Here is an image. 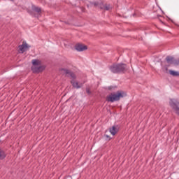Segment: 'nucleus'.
<instances>
[{
    "label": "nucleus",
    "instance_id": "8",
    "mask_svg": "<svg viewBox=\"0 0 179 179\" xmlns=\"http://www.w3.org/2000/svg\"><path fill=\"white\" fill-rule=\"evenodd\" d=\"M33 73H40V72H43L45 69V66H31V68Z\"/></svg>",
    "mask_w": 179,
    "mask_h": 179
},
{
    "label": "nucleus",
    "instance_id": "19",
    "mask_svg": "<svg viewBox=\"0 0 179 179\" xmlns=\"http://www.w3.org/2000/svg\"><path fill=\"white\" fill-rule=\"evenodd\" d=\"M64 179H72V176H66Z\"/></svg>",
    "mask_w": 179,
    "mask_h": 179
},
{
    "label": "nucleus",
    "instance_id": "20",
    "mask_svg": "<svg viewBox=\"0 0 179 179\" xmlns=\"http://www.w3.org/2000/svg\"><path fill=\"white\" fill-rule=\"evenodd\" d=\"M113 89H114V87H113V86H109V87H108V90H113Z\"/></svg>",
    "mask_w": 179,
    "mask_h": 179
},
{
    "label": "nucleus",
    "instance_id": "6",
    "mask_svg": "<svg viewBox=\"0 0 179 179\" xmlns=\"http://www.w3.org/2000/svg\"><path fill=\"white\" fill-rule=\"evenodd\" d=\"M19 50L20 51L21 54H23L24 52H26V51L29 50V48H30V45L27 44L25 41L22 42V45H20L19 46Z\"/></svg>",
    "mask_w": 179,
    "mask_h": 179
},
{
    "label": "nucleus",
    "instance_id": "15",
    "mask_svg": "<svg viewBox=\"0 0 179 179\" xmlns=\"http://www.w3.org/2000/svg\"><path fill=\"white\" fill-rule=\"evenodd\" d=\"M90 5H94V6H99V8H100V6H101V3H99V1H94V2H90Z\"/></svg>",
    "mask_w": 179,
    "mask_h": 179
},
{
    "label": "nucleus",
    "instance_id": "14",
    "mask_svg": "<svg viewBox=\"0 0 179 179\" xmlns=\"http://www.w3.org/2000/svg\"><path fill=\"white\" fill-rule=\"evenodd\" d=\"M100 9H104L105 10H110V5L105 4L103 6L101 4V6H100Z\"/></svg>",
    "mask_w": 179,
    "mask_h": 179
},
{
    "label": "nucleus",
    "instance_id": "16",
    "mask_svg": "<svg viewBox=\"0 0 179 179\" xmlns=\"http://www.w3.org/2000/svg\"><path fill=\"white\" fill-rule=\"evenodd\" d=\"M85 90L88 96H90V94H92V91L90 90V87H86Z\"/></svg>",
    "mask_w": 179,
    "mask_h": 179
},
{
    "label": "nucleus",
    "instance_id": "18",
    "mask_svg": "<svg viewBox=\"0 0 179 179\" xmlns=\"http://www.w3.org/2000/svg\"><path fill=\"white\" fill-rule=\"evenodd\" d=\"M104 138H106V139H108V141H111V137L107 134H104Z\"/></svg>",
    "mask_w": 179,
    "mask_h": 179
},
{
    "label": "nucleus",
    "instance_id": "10",
    "mask_svg": "<svg viewBox=\"0 0 179 179\" xmlns=\"http://www.w3.org/2000/svg\"><path fill=\"white\" fill-rule=\"evenodd\" d=\"M118 131H120V127H118V125H114L109 129V132L111 134V135H113V136L117 135Z\"/></svg>",
    "mask_w": 179,
    "mask_h": 179
},
{
    "label": "nucleus",
    "instance_id": "11",
    "mask_svg": "<svg viewBox=\"0 0 179 179\" xmlns=\"http://www.w3.org/2000/svg\"><path fill=\"white\" fill-rule=\"evenodd\" d=\"M71 83L73 87H74V89H80V87H82V86H83V84L79 85V83L75 81L74 80H72L71 81Z\"/></svg>",
    "mask_w": 179,
    "mask_h": 179
},
{
    "label": "nucleus",
    "instance_id": "5",
    "mask_svg": "<svg viewBox=\"0 0 179 179\" xmlns=\"http://www.w3.org/2000/svg\"><path fill=\"white\" fill-rule=\"evenodd\" d=\"M166 61L167 64H170V65H175V66H179V59H175L171 56H167L166 57Z\"/></svg>",
    "mask_w": 179,
    "mask_h": 179
},
{
    "label": "nucleus",
    "instance_id": "2",
    "mask_svg": "<svg viewBox=\"0 0 179 179\" xmlns=\"http://www.w3.org/2000/svg\"><path fill=\"white\" fill-rule=\"evenodd\" d=\"M127 94L124 92L122 90H119L116 92L110 93L109 95L106 96V101L110 103H114V101H120L121 99L125 97Z\"/></svg>",
    "mask_w": 179,
    "mask_h": 179
},
{
    "label": "nucleus",
    "instance_id": "7",
    "mask_svg": "<svg viewBox=\"0 0 179 179\" xmlns=\"http://www.w3.org/2000/svg\"><path fill=\"white\" fill-rule=\"evenodd\" d=\"M74 48L76 50V51H78V52H82L87 50V45L83 43H77L75 45Z\"/></svg>",
    "mask_w": 179,
    "mask_h": 179
},
{
    "label": "nucleus",
    "instance_id": "21",
    "mask_svg": "<svg viewBox=\"0 0 179 179\" xmlns=\"http://www.w3.org/2000/svg\"><path fill=\"white\" fill-rule=\"evenodd\" d=\"M64 23H66V24H69V23H68L67 22H64Z\"/></svg>",
    "mask_w": 179,
    "mask_h": 179
},
{
    "label": "nucleus",
    "instance_id": "12",
    "mask_svg": "<svg viewBox=\"0 0 179 179\" xmlns=\"http://www.w3.org/2000/svg\"><path fill=\"white\" fill-rule=\"evenodd\" d=\"M6 157V152L0 148V160H3Z\"/></svg>",
    "mask_w": 179,
    "mask_h": 179
},
{
    "label": "nucleus",
    "instance_id": "4",
    "mask_svg": "<svg viewBox=\"0 0 179 179\" xmlns=\"http://www.w3.org/2000/svg\"><path fill=\"white\" fill-rule=\"evenodd\" d=\"M169 106L174 113L179 117V101L178 99H170Z\"/></svg>",
    "mask_w": 179,
    "mask_h": 179
},
{
    "label": "nucleus",
    "instance_id": "3",
    "mask_svg": "<svg viewBox=\"0 0 179 179\" xmlns=\"http://www.w3.org/2000/svg\"><path fill=\"white\" fill-rule=\"evenodd\" d=\"M27 13L33 16L34 17H38L41 15V8L32 4L31 5V10H27Z\"/></svg>",
    "mask_w": 179,
    "mask_h": 179
},
{
    "label": "nucleus",
    "instance_id": "17",
    "mask_svg": "<svg viewBox=\"0 0 179 179\" xmlns=\"http://www.w3.org/2000/svg\"><path fill=\"white\" fill-rule=\"evenodd\" d=\"M163 72H165V73H167L169 72V66H164Z\"/></svg>",
    "mask_w": 179,
    "mask_h": 179
},
{
    "label": "nucleus",
    "instance_id": "9",
    "mask_svg": "<svg viewBox=\"0 0 179 179\" xmlns=\"http://www.w3.org/2000/svg\"><path fill=\"white\" fill-rule=\"evenodd\" d=\"M59 71L60 72L64 71V73H66V75H69V76H71V78H72V79H76V75L75 74V73L71 71L69 69L62 68V69H59Z\"/></svg>",
    "mask_w": 179,
    "mask_h": 179
},
{
    "label": "nucleus",
    "instance_id": "1",
    "mask_svg": "<svg viewBox=\"0 0 179 179\" xmlns=\"http://www.w3.org/2000/svg\"><path fill=\"white\" fill-rule=\"evenodd\" d=\"M109 69L113 73H125L128 71V66L124 63H114L109 66Z\"/></svg>",
    "mask_w": 179,
    "mask_h": 179
},
{
    "label": "nucleus",
    "instance_id": "22",
    "mask_svg": "<svg viewBox=\"0 0 179 179\" xmlns=\"http://www.w3.org/2000/svg\"><path fill=\"white\" fill-rule=\"evenodd\" d=\"M0 143H1V140H0Z\"/></svg>",
    "mask_w": 179,
    "mask_h": 179
},
{
    "label": "nucleus",
    "instance_id": "13",
    "mask_svg": "<svg viewBox=\"0 0 179 179\" xmlns=\"http://www.w3.org/2000/svg\"><path fill=\"white\" fill-rule=\"evenodd\" d=\"M32 65L33 66H38V65H40L41 64V61L38 60V59H32Z\"/></svg>",
    "mask_w": 179,
    "mask_h": 179
}]
</instances>
